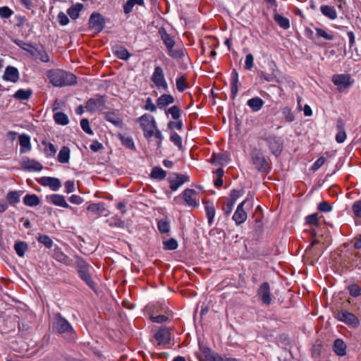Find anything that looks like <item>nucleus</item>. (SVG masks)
Listing matches in <instances>:
<instances>
[{"mask_svg":"<svg viewBox=\"0 0 361 361\" xmlns=\"http://www.w3.org/2000/svg\"><path fill=\"white\" fill-rule=\"evenodd\" d=\"M49 82L54 87L71 86L77 83V77L72 73L62 69H51L46 73Z\"/></svg>","mask_w":361,"mask_h":361,"instance_id":"f257e3e1","label":"nucleus"},{"mask_svg":"<svg viewBox=\"0 0 361 361\" xmlns=\"http://www.w3.org/2000/svg\"><path fill=\"white\" fill-rule=\"evenodd\" d=\"M53 329L59 334L65 335L69 339L74 340L76 337L75 331L71 324L60 313L55 315Z\"/></svg>","mask_w":361,"mask_h":361,"instance_id":"f03ea898","label":"nucleus"},{"mask_svg":"<svg viewBox=\"0 0 361 361\" xmlns=\"http://www.w3.org/2000/svg\"><path fill=\"white\" fill-rule=\"evenodd\" d=\"M76 267L80 277L92 289H94L95 283L92 280L90 272L92 267L82 258H78Z\"/></svg>","mask_w":361,"mask_h":361,"instance_id":"7ed1b4c3","label":"nucleus"},{"mask_svg":"<svg viewBox=\"0 0 361 361\" xmlns=\"http://www.w3.org/2000/svg\"><path fill=\"white\" fill-rule=\"evenodd\" d=\"M250 156L252 164L259 172L266 173L269 172L271 169L269 164L259 149L255 148Z\"/></svg>","mask_w":361,"mask_h":361,"instance_id":"20e7f679","label":"nucleus"},{"mask_svg":"<svg viewBox=\"0 0 361 361\" xmlns=\"http://www.w3.org/2000/svg\"><path fill=\"white\" fill-rule=\"evenodd\" d=\"M331 80L340 93L345 92L355 83V80L349 73L334 74Z\"/></svg>","mask_w":361,"mask_h":361,"instance_id":"39448f33","label":"nucleus"},{"mask_svg":"<svg viewBox=\"0 0 361 361\" xmlns=\"http://www.w3.org/2000/svg\"><path fill=\"white\" fill-rule=\"evenodd\" d=\"M334 317L340 322L350 326L353 328H357L360 324V320L353 313L349 312L345 310L341 309L334 312Z\"/></svg>","mask_w":361,"mask_h":361,"instance_id":"423d86ee","label":"nucleus"},{"mask_svg":"<svg viewBox=\"0 0 361 361\" xmlns=\"http://www.w3.org/2000/svg\"><path fill=\"white\" fill-rule=\"evenodd\" d=\"M262 139L267 143L271 152L276 157L280 156L283 149V140L281 137L269 135L262 137Z\"/></svg>","mask_w":361,"mask_h":361,"instance_id":"0eeeda50","label":"nucleus"},{"mask_svg":"<svg viewBox=\"0 0 361 361\" xmlns=\"http://www.w3.org/2000/svg\"><path fill=\"white\" fill-rule=\"evenodd\" d=\"M106 99L104 96L97 94L90 98L85 105L87 111L93 113L97 111H102L105 109Z\"/></svg>","mask_w":361,"mask_h":361,"instance_id":"6e6552de","label":"nucleus"},{"mask_svg":"<svg viewBox=\"0 0 361 361\" xmlns=\"http://www.w3.org/2000/svg\"><path fill=\"white\" fill-rule=\"evenodd\" d=\"M202 352L204 356V360L200 357V361H238L235 357L221 356L218 353L212 351L209 348H203Z\"/></svg>","mask_w":361,"mask_h":361,"instance_id":"1a4fd4ad","label":"nucleus"},{"mask_svg":"<svg viewBox=\"0 0 361 361\" xmlns=\"http://www.w3.org/2000/svg\"><path fill=\"white\" fill-rule=\"evenodd\" d=\"M89 28L94 32H101L104 26L105 21L104 17L99 13L94 12L89 18Z\"/></svg>","mask_w":361,"mask_h":361,"instance_id":"9d476101","label":"nucleus"},{"mask_svg":"<svg viewBox=\"0 0 361 361\" xmlns=\"http://www.w3.org/2000/svg\"><path fill=\"white\" fill-rule=\"evenodd\" d=\"M152 81L158 87H162L165 91L168 90V85L164 78L163 69L156 66L151 78Z\"/></svg>","mask_w":361,"mask_h":361,"instance_id":"9b49d317","label":"nucleus"},{"mask_svg":"<svg viewBox=\"0 0 361 361\" xmlns=\"http://www.w3.org/2000/svg\"><path fill=\"white\" fill-rule=\"evenodd\" d=\"M171 190H176L184 183L189 181V176L184 174L173 173L168 178Z\"/></svg>","mask_w":361,"mask_h":361,"instance_id":"f8f14e48","label":"nucleus"},{"mask_svg":"<svg viewBox=\"0 0 361 361\" xmlns=\"http://www.w3.org/2000/svg\"><path fill=\"white\" fill-rule=\"evenodd\" d=\"M136 122L140 123V128L143 131L148 129H156L157 123L154 118L148 114H145L136 119Z\"/></svg>","mask_w":361,"mask_h":361,"instance_id":"ddd939ff","label":"nucleus"},{"mask_svg":"<svg viewBox=\"0 0 361 361\" xmlns=\"http://www.w3.org/2000/svg\"><path fill=\"white\" fill-rule=\"evenodd\" d=\"M257 295L260 298L263 304L269 305L271 304V298L270 286L268 282H264L257 290Z\"/></svg>","mask_w":361,"mask_h":361,"instance_id":"4468645a","label":"nucleus"},{"mask_svg":"<svg viewBox=\"0 0 361 361\" xmlns=\"http://www.w3.org/2000/svg\"><path fill=\"white\" fill-rule=\"evenodd\" d=\"M116 136L123 147L132 151H135L136 149L134 140L128 132H118Z\"/></svg>","mask_w":361,"mask_h":361,"instance_id":"2eb2a0df","label":"nucleus"},{"mask_svg":"<svg viewBox=\"0 0 361 361\" xmlns=\"http://www.w3.org/2000/svg\"><path fill=\"white\" fill-rule=\"evenodd\" d=\"M248 202V199L247 198L244 201H243L240 204H238L235 213L233 215V220L235 221L236 225H240L247 219V213L245 212L243 209V206Z\"/></svg>","mask_w":361,"mask_h":361,"instance_id":"dca6fc26","label":"nucleus"},{"mask_svg":"<svg viewBox=\"0 0 361 361\" xmlns=\"http://www.w3.org/2000/svg\"><path fill=\"white\" fill-rule=\"evenodd\" d=\"M37 182L43 186L49 187L53 191H57L61 187V181L57 178L43 176L37 179Z\"/></svg>","mask_w":361,"mask_h":361,"instance_id":"f3484780","label":"nucleus"},{"mask_svg":"<svg viewBox=\"0 0 361 361\" xmlns=\"http://www.w3.org/2000/svg\"><path fill=\"white\" fill-rule=\"evenodd\" d=\"M21 166L27 171H40L43 169V166L39 161L28 157L23 158Z\"/></svg>","mask_w":361,"mask_h":361,"instance_id":"a211bd4d","label":"nucleus"},{"mask_svg":"<svg viewBox=\"0 0 361 361\" xmlns=\"http://www.w3.org/2000/svg\"><path fill=\"white\" fill-rule=\"evenodd\" d=\"M2 78L6 81L11 82H18L20 78L18 68L11 66H7Z\"/></svg>","mask_w":361,"mask_h":361,"instance_id":"6ab92c4d","label":"nucleus"},{"mask_svg":"<svg viewBox=\"0 0 361 361\" xmlns=\"http://www.w3.org/2000/svg\"><path fill=\"white\" fill-rule=\"evenodd\" d=\"M46 199L56 206L73 209V208L69 206V204L66 202L64 196L62 195L52 194L47 195Z\"/></svg>","mask_w":361,"mask_h":361,"instance_id":"aec40b11","label":"nucleus"},{"mask_svg":"<svg viewBox=\"0 0 361 361\" xmlns=\"http://www.w3.org/2000/svg\"><path fill=\"white\" fill-rule=\"evenodd\" d=\"M158 344H168L171 341V333L166 328H160L154 336Z\"/></svg>","mask_w":361,"mask_h":361,"instance_id":"412c9836","label":"nucleus"},{"mask_svg":"<svg viewBox=\"0 0 361 361\" xmlns=\"http://www.w3.org/2000/svg\"><path fill=\"white\" fill-rule=\"evenodd\" d=\"M34 51H29L32 56L37 55V58L43 63H48L50 61L49 56L44 49L43 46L34 47Z\"/></svg>","mask_w":361,"mask_h":361,"instance_id":"4be33fe9","label":"nucleus"},{"mask_svg":"<svg viewBox=\"0 0 361 361\" xmlns=\"http://www.w3.org/2000/svg\"><path fill=\"white\" fill-rule=\"evenodd\" d=\"M44 361H76V359L59 352L48 355Z\"/></svg>","mask_w":361,"mask_h":361,"instance_id":"5701e85b","label":"nucleus"},{"mask_svg":"<svg viewBox=\"0 0 361 361\" xmlns=\"http://www.w3.org/2000/svg\"><path fill=\"white\" fill-rule=\"evenodd\" d=\"M196 195V191L194 189H185L183 192V199L188 206L195 207L197 206L196 200L193 197Z\"/></svg>","mask_w":361,"mask_h":361,"instance_id":"b1692460","label":"nucleus"},{"mask_svg":"<svg viewBox=\"0 0 361 361\" xmlns=\"http://www.w3.org/2000/svg\"><path fill=\"white\" fill-rule=\"evenodd\" d=\"M204 208L206 212V215L208 219V224L209 226H212L214 222V219L216 214V209L214 208V204L212 202L209 200L204 201Z\"/></svg>","mask_w":361,"mask_h":361,"instance_id":"393cba45","label":"nucleus"},{"mask_svg":"<svg viewBox=\"0 0 361 361\" xmlns=\"http://www.w3.org/2000/svg\"><path fill=\"white\" fill-rule=\"evenodd\" d=\"M87 209L89 211V212H92L93 213H94L95 214H98L99 216H106L107 214H108V211L105 208V204L102 202H99V203H94V204H90Z\"/></svg>","mask_w":361,"mask_h":361,"instance_id":"a878e982","label":"nucleus"},{"mask_svg":"<svg viewBox=\"0 0 361 361\" xmlns=\"http://www.w3.org/2000/svg\"><path fill=\"white\" fill-rule=\"evenodd\" d=\"M19 143L20 145V152L21 154L31 150L30 137L26 134L19 135Z\"/></svg>","mask_w":361,"mask_h":361,"instance_id":"bb28decb","label":"nucleus"},{"mask_svg":"<svg viewBox=\"0 0 361 361\" xmlns=\"http://www.w3.org/2000/svg\"><path fill=\"white\" fill-rule=\"evenodd\" d=\"M174 101L175 99L171 94H164L157 99V106L159 109H162L166 106L173 104Z\"/></svg>","mask_w":361,"mask_h":361,"instance_id":"cd10ccee","label":"nucleus"},{"mask_svg":"<svg viewBox=\"0 0 361 361\" xmlns=\"http://www.w3.org/2000/svg\"><path fill=\"white\" fill-rule=\"evenodd\" d=\"M159 33L161 36V38L162 41L164 42V44L166 45L167 49L173 48L175 44V41L173 38L167 33L166 30L164 27H161L159 30Z\"/></svg>","mask_w":361,"mask_h":361,"instance_id":"c85d7f7f","label":"nucleus"},{"mask_svg":"<svg viewBox=\"0 0 361 361\" xmlns=\"http://www.w3.org/2000/svg\"><path fill=\"white\" fill-rule=\"evenodd\" d=\"M333 350L337 355L344 356L346 354V345L342 339L337 338L334 342Z\"/></svg>","mask_w":361,"mask_h":361,"instance_id":"c756f323","label":"nucleus"},{"mask_svg":"<svg viewBox=\"0 0 361 361\" xmlns=\"http://www.w3.org/2000/svg\"><path fill=\"white\" fill-rule=\"evenodd\" d=\"M238 73L236 69H233L231 75V92L232 99H234L238 92Z\"/></svg>","mask_w":361,"mask_h":361,"instance_id":"7c9ffc66","label":"nucleus"},{"mask_svg":"<svg viewBox=\"0 0 361 361\" xmlns=\"http://www.w3.org/2000/svg\"><path fill=\"white\" fill-rule=\"evenodd\" d=\"M264 104V102L262 99L258 97L250 99L247 102V105L252 109V111L255 112L259 111L262 108Z\"/></svg>","mask_w":361,"mask_h":361,"instance_id":"2f4dec72","label":"nucleus"},{"mask_svg":"<svg viewBox=\"0 0 361 361\" xmlns=\"http://www.w3.org/2000/svg\"><path fill=\"white\" fill-rule=\"evenodd\" d=\"M322 13L331 20H335L337 18V12L332 6L322 5L320 7Z\"/></svg>","mask_w":361,"mask_h":361,"instance_id":"473e14b6","label":"nucleus"},{"mask_svg":"<svg viewBox=\"0 0 361 361\" xmlns=\"http://www.w3.org/2000/svg\"><path fill=\"white\" fill-rule=\"evenodd\" d=\"M70 153L71 150L68 147H62V148L60 149L58 154V161L61 164H67L70 159Z\"/></svg>","mask_w":361,"mask_h":361,"instance_id":"72a5a7b5","label":"nucleus"},{"mask_svg":"<svg viewBox=\"0 0 361 361\" xmlns=\"http://www.w3.org/2000/svg\"><path fill=\"white\" fill-rule=\"evenodd\" d=\"M32 94L31 89H19L13 94V97L20 101L28 100Z\"/></svg>","mask_w":361,"mask_h":361,"instance_id":"f704fd0d","label":"nucleus"},{"mask_svg":"<svg viewBox=\"0 0 361 361\" xmlns=\"http://www.w3.org/2000/svg\"><path fill=\"white\" fill-rule=\"evenodd\" d=\"M274 20L278 23V25L283 29L287 30L290 27V21L287 18H285L279 13H277L276 8H274Z\"/></svg>","mask_w":361,"mask_h":361,"instance_id":"c9c22d12","label":"nucleus"},{"mask_svg":"<svg viewBox=\"0 0 361 361\" xmlns=\"http://www.w3.org/2000/svg\"><path fill=\"white\" fill-rule=\"evenodd\" d=\"M23 203L28 207H35L39 204L40 200L37 195L27 194L23 197Z\"/></svg>","mask_w":361,"mask_h":361,"instance_id":"e433bc0d","label":"nucleus"},{"mask_svg":"<svg viewBox=\"0 0 361 361\" xmlns=\"http://www.w3.org/2000/svg\"><path fill=\"white\" fill-rule=\"evenodd\" d=\"M42 145L44 147V152L47 157H54L56 153L55 146L46 140L42 142Z\"/></svg>","mask_w":361,"mask_h":361,"instance_id":"4c0bfd02","label":"nucleus"},{"mask_svg":"<svg viewBox=\"0 0 361 361\" xmlns=\"http://www.w3.org/2000/svg\"><path fill=\"white\" fill-rule=\"evenodd\" d=\"M22 191H10L7 193L6 200L10 204H14L20 202Z\"/></svg>","mask_w":361,"mask_h":361,"instance_id":"58836bf2","label":"nucleus"},{"mask_svg":"<svg viewBox=\"0 0 361 361\" xmlns=\"http://www.w3.org/2000/svg\"><path fill=\"white\" fill-rule=\"evenodd\" d=\"M114 55L117 58L124 61H127L131 56L128 51L123 47H116V50H114Z\"/></svg>","mask_w":361,"mask_h":361,"instance_id":"ea45409f","label":"nucleus"},{"mask_svg":"<svg viewBox=\"0 0 361 361\" xmlns=\"http://www.w3.org/2000/svg\"><path fill=\"white\" fill-rule=\"evenodd\" d=\"M82 8V5L81 4H77L74 6H71L68 11V15L73 20L77 19L79 17L80 12Z\"/></svg>","mask_w":361,"mask_h":361,"instance_id":"a19ab883","label":"nucleus"},{"mask_svg":"<svg viewBox=\"0 0 361 361\" xmlns=\"http://www.w3.org/2000/svg\"><path fill=\"white\" fill-rule=\"evenodd\" d=\"M27 248V244L23 241H18L14 245V250L19 257H23Z\"/></svg>","mask_w":361,"mask_h":361,"instance_id":"79ce46f5","label":"nucleus"},{"mask_svg":"<svg viewBox=\"0 0 361 361\" xmlns=\"http://www.w3.org/2000/svg\"><path fill=\"white\" fill-rule=\"evenodd\" d=\"M135 4L144 5V0H128L123 6V11L126 14L130 13Z\"/></svg>","mask_w":361,"mask_h":361,"instance_id":"37998d69","label":"nucleus"},{"mask_svg":"<svg viewBox=\"0 0 361 361\" xmlns=\"http://www.w3.org/2000/svg\"><path fill=\"white\" fill-rule=\"evenodd\" d=\"M53 257L61 263L67 264L69 262V257L59 248L54 250Z\"/></svg>","mask_w":361,"mask_h":361,"instance_id":"c03bdc74","label":"nucleus"},{"mask_svg":"<svg viewBox=\"0 0 361 361\" xmlns=\"http://www.w3.org/2000/svg\"><path fill=\"white\" fill-rule=\"evenodd\" d=\"M166 176V172L159 167H154L151 172V177L157 180H164Z\"/></svg>","mask_w":361,"mask_h":361,"instance_id":"a18cd8bd","label":"nucleus"},{"mask_svg":"<svg viewBox=\"0 0 361 361\" xmlns=\"http://www.w3.org/2000/svg\"><path fill=\"white\" fill-rule=\"evenodd\" d=\"M54 121L61 126H66L69 123L68 118L66 114L63 112H57L54 114Z\"/></svg>","mask_w":361,"mask_h":361,"instance_id":"49530a36","label":"nucleus"},{"mask_svg":"<svg viewBox=\"0 0 361 361\" xmlns=\"http://www.w3.org/2000/svg\"><path fill=\"white\" fill-rule=\"evenodd\" d=\"M212 157L214 162L220 165H224L229 161L228 156L224 153L214 154Z\"/></svg>","mask_w":361,"mask_h":361,"instance_id":"de8ad7c7","label":"nucleus"},{"mask_svg":"<svg viewBox=\"0 0 361 361\" xmlns=\"http://www.w3.org/2000/svg\"><path fill=\"white\" fill-rule=\"evenodd\" d=\"M166 114H171L173 120H178L180 117V109L178 106L174 105L169 108L166 111Z\"/></svg>","mask_w":361,"mask_h":361,"instance_id":"09e8293b","label":"nucleus"},{"mask_svg":"<svg viewBox=\"0 0 361 361\" xmlns=\"http://www.w3.org/2000/svg\"><path fill=\"white\" fill-rule=\"evenodd\" d=\"M157 228L161 233H167L170 231V224L166 219H160L157 223Z\"/></svg>","mask_w":361,"mask_h":361,"instance_id":"8fccbe9b","label":"nucleus"},{"mask_svg":"<svg viewBox=\"0 0 361 361\" xmlns=\"http://www.w3.org/2000/svg\"><path fill=\"white\" fill-rule=\"evenodd\" d=\"M170 140L176 145L179 150H183L181 137L176 132H173L170 135Z\"/></svg>","mask_w":361,"mask_h":361,"instance_id":"3c124183","label":"nucleus"},{"mask_svg":"<svg viewBox=\"0 0 361 361\" xmlns=\"http://www.w3.org/2000/svg\"><path fill=\"white\" fill-rule=\"evenodd\" d=\"M347 289L352 297L356 298L361 295V288L357 283L349 285Z\"/></svg>","mask_w":361,"mask_h":361,"instance_id":"603ef678","label":"nucleus"},{"mask_svg":"<svg viewBox=\"0 0 361 361\" xmlns=\"http://www.w3.org/2000/svg\"><path fill=\"white\" fill-rule=\"evenodd\" d=\"M37 241L43 244L46 247L51 248L53 246V240L47 235H40L37 238Z\"/></svg>","mask_w":361,"mask_h":361,"instance_id":"864d4df0","label":"nucleus"},{"mask_svg":"<svg viewBox=\"0 0 361 361\" xmlns=\"http://www.w3.org/2000/svg\"><path fill=\"white\" fill-rule=\"evenodd\" d=\"M176 88L180 92H183L188 87L186 78L184 76H180L176 81Z\"/></svg>","mask_w":361,"mask_h":361,"instance_id":"5fc2aeb1","label":"nucleus"},{"mask_svg":"<svg viewBox=\"0 0 361 361\" xmlns=\"http://www.w3.org/2000/svg\"><path fill=\"white\" fill-rule=\"evenodd\" d=\"M168 51L169 56L175 59H180L184 56L185 50L183 49H173V48H171L169 49Z\"/></svg>","mask_w":361,"mask_h":361,"instance_id":"6e6d98bb","label":"nucleus"},{"mask_svg":"<svg viewBox=\"0 0 361 361\" xmlns=\"http://www.w3.org/2000/svg\"><path fill=\"white\" fill-rule=\"evenodd\" d=\"M164 249L166 250H174L178 247V242L174 238H171L164 242Z\"/></svg>","mask_w":361,"mask_h":361,"instance_id":"4d7b16f0","label":"nucleus"},{"mask_svg":"<svg viewBox=\"0 0 361 361\" xmlns=\"http://www.w3.org/2000/svg\"><path fill=\"white\" fill-rule=\"evenodd\" d=\"M183 124L182 121L179 120V119L174 120V121H170L167 124V127L170 130L177 129L178 130H181L183 129Z\"/></svg>","mask_w":361,"mask_h":361,"instance_id":"13d9d810","label":"nucleus"},{"mask_svg":"<svg viewBox=\"0 0 361 361\" xmlns=\"http://www.w3.org/2000/svg\"><path fill=\"white\" fill-rule=\"evenodd\" d=\"M14 12L8 6H4L0 7V17L2 18H10Z\"/></svg>","mask_w":361,"mask_h":361,"instance_id":"bf43d9fd","label":"nucleus"},{"mask_svg":"<svg viewBox=\"0 0 361 361\" xmlns=\"http://www.w3.org/2000/svg\"><path fill=\"white\" fill-rule=\"evenodd\" d=\"M80 126L84 132L88 135H93V131L90 126L89 120L87 118H82L80 121Z\"/></svg>","mask_w":361,"mask_h":361,"instance_id":"052dcab7","label":"nucleus"},{"mask_svg":"<svg viewBox=\"0 0 361 361\" xmlns=\"http://www.w3.org/2000/svg\"><path fill=\"white\" fill-rule=\"evenodd\" d=\"M282 114L284 116V118L287 122H292L294 121L295 116L289 107H284L283 109Z\"/></svg>","mask_w":361,"mask_h":361,"instance_id":"680f3d73","label":"nucleus"},{"mask_svg":"<svg viewBox=\"0 0 361 361\" xmlns=\"http://www.w3.org/2000/svg\"><path fill=\"white\" fill-rule=\"evenodd\" d=\"M259 77L267 82H279L275 75L273 74L267 73L264 71H261L259 73Z\"/></svg>","mask_w":361,"mask_h":361,"instance_id":"e2e57ef3","label":"nucleus"},{"mask_svg":"<svg viewBox=\"0 0 361 361\" xmlns=\"http://www.w3.org/2000/svg\"><path fill=\"white\" fill-rule=\"evenodd\" d=\"M315 30L318 37H323L327 40H332L334 39V36L332 35L327 33L322 28L317 27L315 28Z\"/></svg>","mask_w":361,"mask_h":361,"instance_id":"0e129e2a","label":"nucleus"},{"mask_svg":"<svg viewBox=\"0 0 361 361\" xmlns=\"http://www.w3.org/2000/svg\"><path fill=\"white\" fill-rule=\"evenodd\" d=\"M93 353L99 361H106V359L109 360L111 357L110 352H109L107 355H106L104 352L101 350H94Z\"/></svg>","mask_w":361,"mask_h":361,"instance_id":"69168bd1","label":"nucleus"},{"mask_svg":"<svg viewBox=\"0 0 361 361\" xmlns=\"http://www.w3.org/2000/svg\"><path fill=\"white\" fill-rule=\"evenodd\" d=\"M352 210L356 217L361 218V200L353 203Z\"/></svg>","mask_w":361,"mask_h":361,"instance_id":"338daca9","label":"nucleus"},{"mask_svg":"<svg viewBox=\"0 0 361 361\" xmlns=\"http://www.w3.org/2000/svg\"><path fill=\"white\" fill-rule=\"evenodd\" d=\"M319 211L322 212H329L332 210V207L326 201L321 202L317 207Z\"/></svg>","mask_w":361,"mask_h":361,"instance_id":"774afa93","label":"nucleus"}]
</instances>
